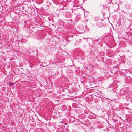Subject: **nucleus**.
<instances>
[{
    "label": "nucleus",
    "mask_w": 132,
    "mask_h": 132,
    "mask_svg": "<svg viewBox=\"0 0 132 132\" xmlns=\"http://www.w3.org/2000/svg\"><path fill=\"white\" fill-rule=\"evenodd\" d=\"M14 83H9V86H11L12 85H14Z\"/></svg>",
    "instance_id": "obj_1"
}]
</instances>
